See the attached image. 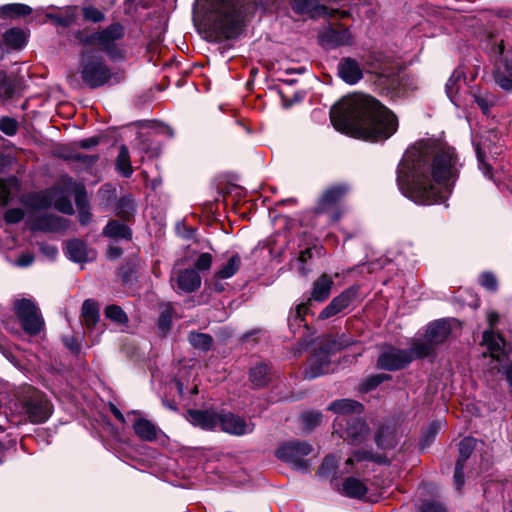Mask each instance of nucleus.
<instances>
[{"mask_svg":"<svg viewBox=\"0 0 512 512\" xmlns=\"http://www.w3.org/2000/svg\"><path fill=\"white\" fill-rule=\"evenodd\" d=\"M413 360V355L407 349L386 347L378 357L377 367L387 371L400 370Z\"/></svg>","mask_w":512,"mask_h":512,"instance_id":"obj_11","label":"nucleus"},{"mask_svg":"<svg viewBox=\"0 0 512 512\" xmlns=\"http://www.w3.org/2000/svg\"><path fill=\"white\" fill-rule=\"evenodd\" d=\"M358 287L351 286L341 294L334 297L331 302L320 312L319 319L325 320L347 309L357 298Z\"/></svg>","mask_w":512,"mask_h":512,"instance_id":"obj_13","label":"nucleus"},{"mask_svg":"<svg viewBox=\"0 0 512 512\" xmlns=\"http://www.w3.org/2000/svg\"><path fill=\"white\" fill-rule=\"evenodd\" d=\"M105 315L107 318L118 324H125L128 321L126 313L117 305L107 306L105 309Z\"/></svg>","mask_w":512,"mask_h":512,"instance_id":"obj_43","label":"nucleus"},{"mask_svg":"<svg viewBox=\"0 0 512 512\" xmlns=\"http://www.w3.org/2000/svg\"><path fill=\"white\" fill-rule=\"evenodd\" d=\"M82 318L88 328L96 325L99 320V309L95 301L87 299L83 302Z\"/></svg>","mask_w":512,"mask_h":512,"instance_id":"obj_32","label":"nucleus"},{"mask_svg":"<svg viewBox=\"0 0 512 512\" xmlns=\"http://www.w3.org/2000/svg\"><path fill=\"white\" fill-rule=\"evenodd\" d=\"M80 74L90 88H98L112 77L111 71L102 56L94 51H83L80 55Z\"/></svg>","mask_w":512,"mask_h":512,"instance_id":"obj_5","label":"nucleus"},{"mask_svg":"<svg viewBox=\"0 0 512 512\" xmlns=\"http://www.w3.org/2000/svg\"><path fill=\"white\" fill-rule=\"evenodd\" d=\"M333 279L327 274L321 275L314 283L311 289V296L309 301L316 302L325 301L331 294L333 287Z\"/></svg>","mask_w":512,"mask_h":512,"instance_id":"obj_26","label":"nucleus"},{"mask_svg":"<svg viewBox=\"0 0 512 512\" xmlns=\"http://www.w3.org/2000/svg\"><path fill=\"white\" fill-rule=\"evenodd\" d=\"M312 452V447L307 442L288 441L279 446L276 456L292 465L298 470H304L308 466V462L304 459Z\"/></svg>","mask_w":512,"mask_h":512,"instance_id":"obj_9","label":"nucleus"},{"mask_svg":"<svg viewBox=\"0 0 512 512\" xmlns=\"http://www.w3.org/2000/svg\"><path fill=\"white\" fill-rule=\"evenodd\" d=\"M98 143H99V138L98 137H90V138L78 141L76 143V145L78 147H80V148H83V149H89L91 147H94V146L98 145Z\"/></svg>","mask_w":512,"mask_h":512,"instance_id":"obj_62","label":"nucleus"},{"mask_svg":"<svg viewBox=\"0 0 512 512\" xmlns=\"http://www.w3.org/2000/svg\"><path fill=\"white\" fill-rule=\"evenodd\" d=\"M218 425L223 432L236 436L250 434L255 428L251 421L233 413H220Z\"/></svg>","mask_w":512,"mask_h":512,"instance_id":"obj_14","label":"nucleus"},{"mask_svg":"<svg viewBox=\"0 0 512 512\" xmlns=\"http://www.w3.org/2000/svg\"><path fill=\"white\" fill-rule=\"evenodd\" d=\"M14 309L23 330L30 334L40 333L44 320L36 304L30 299H19L14 303Z\"/></svg>","mask_w":512,"mask_h":512,"instance_id":"obj_7","label":"nucleus"},{"mask_svg":"<svg viewBox=\"0 0 512 512\" xmlns=\"http://www.w3.org/2000/svg\"><path fill=\"white\" fill-rule=\"evenodd\" d=\"M25 399V412L32 423H43L51 415L49 401L38 391L28 388Z\"/></svg>","mask_w":512,"mask_h":512,"instance_id":"obj_10","label":"nucleus"},{"mask_svg":"<svg viewBox=\"0 0 512 512\" xmlns=\"http://www.w3.org/2000/svg\"><path fill=\"white\" fill-rule=\"evenodd\" d=\"M107 255L111 260H115L122 255V249L119 247L111 246L107 251Z\"/></svg>","mask_w":512,"mask_h":512,"instance_id":"obj_64","label":"nucleus"},{"mask_svg":"<svg viewBox=\"0 0 512 512\" xmlns=\"http://www.w3.org/2000/svg\"><path fill=\"white\" fill-rule=\"evenodd\" d=\"M450 331L451 328L447 321L438 320L428 326L425 338L434 345H437L442 343L448 337Z\"/></svg>","mask_w":512,"mask_h":512,"instance_id":"obj_28","label":"nucleus"},{"mask_svg":"<svg viewBox=\"0 0 512 512\" xmlns=\"http://www.w3.org/2000/svg\"><path fill=\"white\" fill-rule=\"evenodd\" d=\"M72 158L86 166H91L97 161V156L94 155L75 154Z\"/></svg>","mask_w":512,"mask_h":512,"instance_id":"obj_60","label":"nucleus"},{"mask_svg":"<svg viewBox=\"0 0 512 512\" xmlns=\"http://www.w3.org/2000/svg\"><path fill=\"white\" fill-rule=\"evenodd\" d=\"M388 378L389 376L385 374L372 376L371 378L367 379L366 382L364 383V389L366 391L372 390Z\"/></svg>","mask_w":512,"mask_h":512,"instance_id":"obj_56","label":"nucleus"},{"mask_svg":"<svg viewBox=\"0 0 512 512\" xmlns=\"http://www.w3.org/2000/svg\"><path fill=\"white\" fill-rule=\"evenodd\" d=\"M491 52L498 56L493 71L495 83L504 91L512 92V55L505 53L503 40L495 42Z\"/></svg>","mask_w":512,"mask_h":512,"instance_id":"obj_8","label":"nucleus"},{"mask_svg":"<svg viewBox=\"0 0 512 512\" xmlns=\"http://www.w3.org/2000/svg\"><path fill=\"white\" fill-rule=\"evenodd\" d=\"M369 461H374L379 464L387 462L386 458L383 456H376L368 451H354L345 461L340 470V474H363L366 468L365 463Z\"/></svg>","mask_w":512,"mask_h":512,"instance_id":"obj_12","label":"nucleus"},{"mask_svg":"<svg viewBox=\"0 0 512 512\" xmlns=\"http://www.w3.org/2000/svg\"><path fill=\"white\" fill-rule=\"evenodd\" d=\"M135 212V204H134V200L127 196V197H123L119 200L118 202V205H117V215L122 217V218H129L130 216H132Z\"/></svg>","mask_w":512,"mask_h":512,"instance_id":"obj_41","label":"nucleus"},{"mask_svg":"<svg viewBox=\"0 0 512 512\" xmlns=\"http://www.w3.org/2000/svg\"><path fill=\"white\" fill-rule=\"evenodd\" d=\"M13 93L12 85L5 71L0 70V95L9 97Z\"/></svg>","mask_w":512,"mask_h":512,"instance_id":"obj_53","label":"nucleus"},{"mask_svg":"<svg viewBox=\"0 0 512 512\" xmlns=\"http://www.w3.org/2000/svg\"><path fill=\"white\" fill-rule=\"evenodd\" d=\"M24 217V211L20 208H13L6 211L4 219L7 223L15 224L20 222Z\"/></svg>","mask_w":512,"mask_h":512,"instance_id":"obj_54","label":"nucleus"},{"mask_svg":"<svg viewBox=\"0 0 512 512\" xmlns=\"http://www.w3.org/2000/svg\"><path fill=\"white\" fill-rule=\"evenodd\" d=\"M172 321V315H171V307L167 306L162 312L159 317L158 321V327L163 332H166L170 329Z\"/></svg>","mask_w":512,"mask_h":512,"instance_id":"obj_51","label":"nucleus"},{"mask_svg":"<svg viewBox=\"0 0 512 512\" xmlns=\"http://www.w3.org/2000/svg\"><path fill=\"white\" fill-rule=\"evenodd\" d=\"M292 5L295 11L310 14L312 17L327 16L331 18L337 13V10L321 5L318 0H293Z\"/></svg>","mask_w":512,"mask_h":512,"instance_id":"obj_19","label":"nucleus"},{"mask_svg":"<svg viewBox=\"0 0 512 512\" xmlns=\"http://www.w3.org/2000/svg\"><path fill=\"white\" fill-rule=\"evenodd\" d=\"M116 165L118 170L125 177H129L133 172L130 163L129 151L125 145H122L119 149Z\"/></svg>","mask_w":512,"mask_h":512,"instance_id":"obj_37","label":"nucleus"},{"mask_svg":"<svg viewBox=\"0 0 512 512\" xmlns=\"http://www.w3.org/2000/svg\"><path fill=\"white\" fill-rule=\"evenodd\" d=\"M322 421V414L320 412L311 411L302 414L301 422L306 431H312Z\"/></svg>","mask_w":512,"mask_h":512,"instance_id":"obj_42","label":"nucleus"},{"mask_svg":"<svg viewBox=\"0 0 512 512\" xmlns=\"http://www.w3.org/2000/svg\"><path fill=\"white\" fill-rule=\"evenodd\" d=\"M40 229L48 231H56L64 227L63 218L54 215H44L37 221Z\"/></svg>","mask_w":512,"mask_h":512,"instance_id":"obj_36","label":"nucleus"},{"mask_svg":"<svg viewBox=\"0 0 512 512\" xmlns=\"http://www.w3.org/2000/svg\"><path fill=\"white\" fill-rule=\"evenodd\" d=\"M499 319H500V316L497 312H495V311L487 312V321L491 328L490 330H493V328L498 324Z\"/></svg>","mask_w":512,"mask_h":512,"instance_id":"obj_63","label":"nucleus"},{"mask_svg":"<svg viewBox=\"0 0 512 512\" xmlns=\"http://www.w3.org/2000/svg\"><path fill=\"white\" fill-rule=\"evenodd\" d=\"M0 13L7 17L25 16L31 13V8L25 4H6L0 8Z\"/></svg>","mask_w":512,"mask_h":512,"instance_id":"obj_38","label":"nucleus"},{"mask_svg":"<svg viewBox=\"0 0 512 512\" xmlns=\"http://www.w3.org/2000/svg\"><path fill=\"white\" fill-rule=\"evenodd\" d=\"M103 234L109 238L114 239H130L131 231L127 225L120 223L116 220H111L105 226Z\"/></svg>","mask_w":512,"mask_h":512,"instance_id":"obj_31","label":"nucleus"},{"mask_svg":"<svg viewBox=\"0 0 512 512\" xmlns=\"http://www.w3.org/2000/svg\"><path fill=\"white\" fill-rule=\"evenodd\" d=\"M75 201L79 209L85 208L87 204V199L85 190L82 186L77 188L76 190Z\"/></svg>","mask_w":512,"mask_h":512,"instance_id":"obj_59","label":"nucleus"},{"mask_svg":"<svg viewBox=\"0 0 512 512\" xmlns=\"http://www.w3.org/2000/svg\"><path fill=\"white\" fill-rule=\"evenodd\" d=\"M34 261V257L30 253H23L18 257V259L15 261V265L18 267H28L30 266Z\"/></svg>","mask_w":512,"mask_h":512,"instance_id":"obj_58","label":"nucleus"},{"mask_svg":"<svg viewBox=\"0 0 512 512\" xmlns=\"http://www.w3.org/2000/svg\"><path fill=\"white\" fill-rule=\"evenodd\" d=\"M462 164L455 149L419 142L404 154L397 172L400 191L417 204L441 203L451 193Z\"/></svg>","mask_w":512,"mask_h":512,"instance_id":"obj_1","label":"nucleus"},{"mask_svg":"<svg viewBox=\"0 0 512 512\" xmlns=\"http://www.w3.org/2000/svg\"><path fill=\"white\" fill-rule=\"evenodd\" d=\"M55 208L65 214L73 213V206L71 202L66 198L57 200L55 203Z\"/></svg>","mask_w":512,"mask_h":512,"instance_id":"obj_57","label":"nucleus"},{"mask_svg":"<svg viewBox=\"0 0 512 512\" xmlns=\"http://www.w3.org/2000/svg\"><path fill=\"white\" fill-rule=\"evenodd\" d=\"M419 512H447V508L438 501H423L419 507Z\"/></svg>","mask_w":512,"mask_h":512,"instance_id":"obj_50","label":"nucleus"},{"mask_svg":"<svg viewBox=\"0 0 512 512\" xmlns=\"http://www.w3.org/2000/svg\"><path fill=\"white\" fill-rule=\"evenodd\" d=\"M212 255L210 253H201L195 261L196 271H208L212 265Z\"/></svg>","mask_w":512,"mask_h":512,"instance_id":"obj_48","label":"nucleus"},{"mask_svg":"<svg viewBox=\"0 0 512 512\" xmlns=\"http://www.w3.org/2000/svg\"><path fill=\"white\" fill-rule=\"evenodd\" d=\"M123 35L124 28L119 23H114L102 31L92 34H87L83 31H77L74 34L79 44L83 46L98 44L112 60H119L123 57L122 50L115 44Z\"/></svg>","mask_w":512,"mask_h":512,"instance_id":"obj_4","label":"nucleus"},{"mask_svg":"<svg viewBox=\"0 0 512 512\" xmlns=\"http://www.w3.org/2000/svg\"><path fill=\"white\" fill-rule=\"evenodd\" d=\"M0 130L8 136H13L17 133L18 123L13 118L2 117L0 118Z\"/></svg>","mask_w":512,"mask_h":512,"instance_id":"obj_47","label":"nucleus"},{"mask_svg":"<svg viewBox=\"0 0 512 512\" xmlns=\"http://www.w3.org/2000/svg\"><path fill=\"white\" fill-rule=\"evenodd\" d=\"M176 283L178 290L192 293L200 288L201 277L195 269H184L179 271Z\"/></svg>","mask_w":512,"mask_h":512,"instance_id":"obj_23","label":"nucleus"},{"mask_svg":"<svg viewBox=\"0 0 512 512\" xmlns=\"http://www.w3.org/2000/svg\"><path fill=\"white\" fill-rule=\"evenodd\" d=\"M462 76H463V74L461 71L455 70L446 83L447 96L449 97L450 101L455 106L461 105V102L457 96V93H458V89H459V82L461 81Z\"/></svg>","mask_w":512,"mask_h":512,"instance_id":"obj_33","label":"nucleus"},{"mask_svg":"<svg viewBox=\"0 0 512 512\" xmlns=\"http://www.w3.org/2000/svg\"><path fill=\"white\" fill-rule=\"evenodd\" d=\"M66 250L68 258L77 263L87 262L95 257V252L88 249L86 243L81 240L68 242Z\"/></svg>","mask_w":512,"mask_h":512,"instance_id":"obj_25","label":"nucleus"},{"mask_svg":"<svg viewBox=\"0 0 512 512\" xmlns=\"http://www.w3.org/2000/svg\"><path fill=\"white\" fill-rule=\"evenodd\" d=\"M241 266V257L238 254L231 255L226 263L217 270L214 277L217 279H229L234 276Z\"/></svg>","mask_w":512,"mask_h":512,"instance_id":"obj_30","label":"nucleus"},{"mask_svg":"<svg viewBox=\"0 0 512 512\" xmlns=\"http://www.w3.org/2000/svg\"><path fill=\"white\" fill-rule=\"evenodd\" d=\"M480 285L488 291L495 292L498 288V282L494 274L484 272L479 276Z\"/></svg>","mask_w":512,"mask_h":512,"instance_id":"obj_46","label":"nucleus"},{"mask_svg":"<svg viewBox=\"0 0 512 512\" xmlns=\"http://www.w3.org/2000/svg\"><path fill=\"white\" fill-rule=\"evenodd\" d=\"M339 467V461L334 455H328L325 457L323 463L319 467V474L331 475L336 473V469Z\"/></svg>","mask_w":512,"mask_h":512,"instance_id":"obj_44","label":"nucleus"},{"mask_svg":"<svg viewBox=\"0 0 512 512\" xmlns=\"http://www.w3.org/2000/svg\"><path fill=\"white\" fill-rule=\"evenodd\" d=\"M190 344L200 350L207 351L211 348L213 339L210 335L205 333H190L189 334Z\"/></svg>","mask_w":512,"mask_h":512,"instance_id":"obj_39","label":"nucleus"},{"mask_svg":"<svg viewBox=\"0 0 512 512\" xmlns=\"http://www.w3.org/2000/svg\"><path fill=\"white\" fill-rule=\"evenodd\" d=\"M133 430L141 440L152 442L157 439L158 429L147 419H137L133 424Z\"/></svg>","mask_w":512,"mask_h":512,"instance_id":"obj_29","label":"nucleus"},{"mask_svg":"<svg viewBox=\"0 0 512 512\" xmlns=\"http://www.w3.org/2000/svg\"><path fill=\"white\" fill-rule=\"evenodd\" d=\"M476 447V439L473 437H466L459 443V458L455 465L454 471V485L457 490H460L464 485L463 469L465 462L472 454Z\"/></svg>","mask_w":512,"mask_h":512,"instance_id":"obj_15","label":"nucleus"},{"mask_svg":"<svg viewBox=\"0 0 512 512\" xmlns=\"http://www.w3.org/2000/svg\"><path fill=\"white\" fill-rule=\"evenodd\" d=\"M84 18L92 22H100L104 20V14L95 7L88 6L83 8Z\"/></svg>","mask_w":512,"mask_h":512,"instance_id":"obj_52","label":"nucleus"},{"mask_svg":"<svg viewBox=\"0 0 512 512\" xmlns=\"http://www.w3.org/2000/svg\"><path fill=\"white\" fill-rule=\"evenodd\" d=\"M328 410L337 414L336 423L341 425L342 421L353 419L352 415H359L363 411V406L359 402L352 399H340L333 401L328 406Z\"/></svg>","mask_w":512,"mask_h":512,"instance_id":"obj_16","label":"nucleus"},{"mask_svg":"<svg viewBox=\"0 0 512 512\" xmlns=\"http://www.w3.org/2000/svg\"><path fill=\"white\" fill-rule=\"evenodd\" d=\"M340 493L349 498L362 499L367 495L368 487L363 479L351 475L343 480Z\"/></svg>","mask_w":512,"mask_h":512,"instance_id":"obj_22","label":"nucleus"},{"mask_svg":"<svg viewBox=\"0 0 512 512\" xmlns=\"http://www.w3.org/2000/svg\"><path fill=\"white\" fill-rule=\"evenodd\" d=\"M348 192L349 187L346 184L327 187L317 200L314 207L315 214L327 215L331 222H336L343 214L340 203Z\"/></svg>","mask_w":512,"mask_h":512,"instance_id":"obj_6","label":"nucleus"},{"mask_svg":"<svg viewBox=\"0 0 512 512\" xmlns=\"http://www.w3.org/2000/svg\"><path fill=\"white\" fill-rule=\"evenodd\" d=\"M309 310V307H308V304L307 303H300L297 305L296 309L294 312H292L290 315H289V318H288V321L291 323L292 320L294 321H303V317L306 315V313L308 312Z\"/></svg>","mask_w":512,"mask_h":512,"instance_id":"obj_55","label":"nucleus"},{"mask_svg":"<svg viewBox=\"0 0 512 512\" xmlns=\"http://www.w3.org/2000/svg\"><path fill=\"white\" fill-rule=\"evenodd\" d=\"M41 252L47 256L49 259H54L58 255L57 247L49 244H42L40 246Z\"/></svg>","mask_w":512,"mask_h":512,"instance_id":"obj_61","label":"nucleus"},{"mask_svg":"<svg viewBox=\"0 0 512 512\" xmlns=\"http://www.w3.org/2000/svg\"><path fill=\"white\" fill-rule=\"evenodd\" d=\"M338 75L347 84L353 85L363 77L359 63L352 58H343L338 64Z\"/></svg>","mask_w":512,"mask_h":512,"instance_id":"obj_21","label":"nucleus"},{"mask_svg":"<svg viewBox=\"0 0 512 512\" xmlns=\"http://www.w3.org/2000/svg\"><path fill=\"white\" fill-rule=\"evenodd\" d=\"M475 102L481 108L484 114H487L493 105V97L490 94L473 95Z\"/></svg>","mask_w":512,"mask_h":512,"instance_id":"obj_49","label":"nucleus"},{"mask_svg":"<svg viewBox=\"0 0 512 512\" xmlns=\"http://www.w3.org/2000/svg\"><path fill=\"white\" fill-rule=\"evenodd\" d=\"M249 377L256 387H264L270 380L269 367L266 364L256 365L251 368Z\"/></svg>","mask_w":512,"mask_h":512,"instance_id":"obj_34","label":"nucleus"},{"mask_svg":"<svg viewBox=\"0 0 512 512\" xmlns=\"http://www.w3.org/2000/svg\"><path fill=\"white\" fill-rule=\"evenodd\" d=\"M346 437L353 443L363 442L368 435L369 428L366 423L359 418L346 420Z\"/></svg>","mask_w":512,"mask_h":512,"instance_id":"obj_27","label":"nucleus"},{"mask_svg":"<svg viewBox=\"0 0 512 512\" xmlns=\"http://www.w3.org/2000/svg\"><path fill=\"white\" fill-rule=\"evenodd\" d=\"M434 344L429 342L427 338L424 341L415 342L410 349V351L414 358H423L428 356L434 349Z\"/></svg>","mask_w":512,"mask_h":512,"instance_id":"obj_40","label":"nucleus"},{"mask_svg":"<svg viewBox=\"0 0 512 512\" xmlns=\"http://www.w3.org/2000/svg\"><path fill=\"white\" fill-rule=\"evenodd\" d=\"M4 42L11 48L19 49L25 44L26 35L22 30L13 28L5 32Z\"/></svg>","mask_w":512,"mask_h":512,"instance_id":"obj_35","label":"nucleus"},{"mask_svg":"<svg viewBox=\"0 0 512 512\" xmlns=\"http://www.w3.org/2000/svg\"><path fill=\"white\" fill-rule=\"evenodd\" d=\"M476 154L478 159V167L482 171L483 175L493 180V173L490 164L485 161V154L479 145H476Z\"/></svg>","mask_w":512,"mask_h":512,"instance_id":"obj_45","label":"nucleus"},{"mask_svg":"<svg viewBox=\"0 0 512 512\" xmlns=\"http://www.w3.org/2000/svg\"><path fill=\"white\" fill-rule=\"evenodd\" d=\"M482 343L487 347V350L493 359L498 362L503 360L505 357V342L499 334L494 333L493 330L484 331Z\"/></svg>","mask_w":512,"mask_h":512,"instance_id":"obj_24","label":"nucleus"},{"mask_svg":"<svg viewBox=\"0 0 512 512\" xmlns=\"http://www.w3.org/2000/svg\"><path fill=\"white\" fill-rule=\"evenodd\" d=\"M330 359L326 350H320L312 355L307 367L305 368V377L313 379L319 377L329 371Z\"/></svg>","mask_w":512,"mask_h":512,"instance_id":"obj_18","label":"nucleus"},{"mask_svg":"<svg viewBox=\"0 0 512 512\" xmlns=\"http://www.w3.org/2000/svg\"><path fill=\"white\" fill-rule=\"evenodd\" d=\"M198 3L205 10V25L216 37H237L242 29V8L247 0H204Z\"/></svg>","mask_w":512,"mask_h":512,"instance_id":"obj_3","label":"nucleus"},{"mask_svg":"<svg viewBox=\"0 0 512 512\" xmlns=\"http://www.w3.org/2000/svg\"><path fill=\"white\" fill-rule=\"evenodd\" d=\"M220 413L210 410H188V421L203 430H213L218 426Z\"/></svg>","mask_w":512,"mask_h":512,"instance_id":"obj_17","label":"nucleus"},{"mask_svg":"<svg viewBox=\"0 0 512 512\" xmlns=\"http://www.w3.org/2000/svg\"><path fill=\"white\" fill-rule=\"evenodd\" d=\"M352 40L353 37L350 31L346 28L338 30L329 27L320 36L321 44L328 48L349 45L352 43Z\"/></svg>","mask_w":512,"mask_h":512,"instance_id":"obj_20","label":"nucleus"},{"mask_svg":"<svg viewBox=\"0 0 512 512\" xmlns=\"http://www.w3.org/2000/svg\"><path fill=\"white\" fill-rule=\"evenodd\" d=\"M330 119L337 131L372 142L388 139L398 127L396 116L366 95L343 99L331 108Z\"/></svg>","mask_w":512,"mask_h":512,"instance_id":"obj_2","label":"nucleus"}]
</instances>
